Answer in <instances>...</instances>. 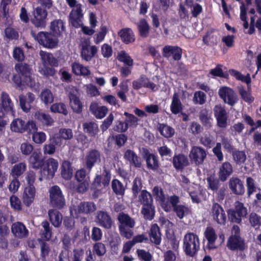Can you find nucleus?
Masks as SVG:
<instances>
[{
    "label": "nucleus",
    "mask_w": 261,
    "mask_h": 261,
    "mask_svg": "<svg viewBox=\"0 0 261 261\" xmlns=\"http://www.w3.org/2000/svg\"><path fill=\"white\" fill-rule=\"evenodd\" d=\"M98 51V48L95 45H90L88 41H84L82 43L81 49V58L86 62L90 61Z\"/></svg>",
    "instance_id": "16"
},
{
    "label": "nucleus",
    "mask_w": 261,
    "mask_h": 261,
    "mask_svg": "<svg viewBox=\"0 0 261 261\" xmlns=\"http://www.w3.org/2000/svg\"><path fill=\"white\" fill-rule=\"evenodd\" d=\"M218 94L224 102L230 106H233L238 100V96L234 91L228 87L219 89Z\"/></svg>",
    "instance_id": "15"
},
{
    "label": "nucleus",
    "mask_w": 261,
    "mask_h": 261,
    "mask_svg": "<svg viewBox=\"0 0 261 261\" xmlns=\"http://www.w3.org/2000/svg\"><path fill=\"white\" fill-rule=\"evenodd\" d=\"M211 214L213 218L218 224L225 225L226 221V215L223 207L218 203L213 204Z\"/></svg>",
    "instance_id": "18"
},
{
    "label": "nucleus",
    "mask_w": 261,
    "mask_h": 261,
    "mask_svg": "<svg viewBox=\"0 0 261 261\" xmlns=\"http://www.w3.org/2000/svg\"><path fill=\"white\" fill-rule=\"evenodd\" d=\"M142 156L146 161V167L148 169L156 171L159 168L160 163L156 155L150 153L148 149L143 148Z\"/></svg>",
    "instance_id": "17"
},
{
    "label": "nucleus",
    "mask_w": 261,
    "mask_h": 261,
    "mask_svg": "<svg viewBox=\"0 0 261 261\" xmlns=\"http://www.w3.org/2000/svg\"><path fill=\"white\" fill-rule=\"evenodd\" d=\"M54 138L60 139V142L62 143V140H69L72 138V131L70 128H61L59 134L53 136Z\"/></svg>",
    "instance_id": "61"
},
{
    "label": "nucleus",
    "mask_w": 261,
    "mask_h": 261,
    "mask_svg": "<svg viewBox=\"0 0 261 261\" xmlns=\"http://www.w3.org/2000/svg\"><path fill=\"white\" fill-rule=\"evenodd\" d=\"M89 110L91 113L98 119L105 117L108 112V109L106 106H99L96 102L91 103Z\"/></svg>",
    "instance_id": "38"
},
{
    "label": "nucleus",
    "mask_w": 261,
    "mask_h": 261,
    "mask_svg": "<svg viewBox=\"0 0 261 261\" xmlns=\"http://www.w3.org/2000/svg\"><path fill=\"white\" fill-rule=\"evenodd\" d=\"M96 209L95 203L93 202H81L77 206V211L79 214H90Z\"/></svg>",
    "instance_id": "47"
},
{
    "label": "nucleus",
    "mask_w": 261,
    "mask_h": 261,
    "mask_svg": "<svg viewBox=\"0 0 261 261\" xmlns=\"http://www.w3.org/2000/svg\"><path fill=\"white\" fill-rule=\"evenodd\" d=\"M249 222L252 227L259 228L261 226V217L255 213H251L249 215Z\"/></svg>",
    "instance_id": "64"
},
{
    "label": "nucleus",
    "mask_w": 261,
    "mask_h": 261,
    "mask_svg": "<svg viewBox=\"0 0 261 261\" xmlns=\"http://www.w3.org/2000/svg\"><path fill=\"white\" fill-rule=\"evenodd\" d=\"M112 188L113 192L117 195H123L125 189L123 184L119 180L114 179L112 181Z\"/></svg>",
    "instance_id": "62"
},
{
    "label": "nucleus",
    "mask_w": 261,
    "mask_h": 261,
    "mask_svg": "<svg viewBox=\"0 0 261 261\" xmlns=\"http://www.w3.org/2000/svg\"><path fill=\"white\" fill-rule=\"evenodd\" d=\"M50 29L55 37L59 38L65 31V22L61 19H55L51 22Z\"/></svg>",
    "instance_id": "37"
},
{
    "label": "nucleus",
    "mask_w": 261,
    "mask_h": 261,
    "mask_svg": "<svg viewBox=\"0 0 261 261\" xmlns=\"http://www.w3.org/2000/svg\"><path fill=\"white\" fill-rule=\"evenodd\" d=\"M123 158L131 166L139 168L142 166L141 158L133 150L126 149L124 153Z\"/></svg>",
    "instance_id": "26"
},
{
    "label": "nucleus",
    "mask_w": 261,
    "mask_h": 261,
    "mask_svg": "<svg viewBox=\"0 0 261 261\" xmlns=\"http://www.w3.org/2000/svg\"><path fill=\"white\" fill-rule=\"evenodd\" d=\"M229 188L231 192L236 195H243L245 193L243 182L237 177H231L228 182Z\"/></svg>",
    "instance_id": "27"
},
{
    "label": "nucleus",
    "mask_w": 261,
    "mask_h": 261,
    "mask_svg": "<svg viewBox=\"0 0 261 261\" xmlns=\"http://www.w3.org/2000/svg\"><path fill=\"white\" fill-rule=\"evenodd\" d=\"M118 35L120 38L121 41L125 44L133 43L136 40L135 33L130 28L121 29L118 31Z\"/></svg>",
    "instance_id": "30"
},
{
    "label": "nucleus",
    "mask_w": 261,
    "mask_h": 261,
    "mask_svg": "<svg viewBox=\"0 0 261 261\" xmlns=\"http://www.w3.org/2000/svg\"><path fill=\"white\" fill-rule=\"evenodd\" d=\"M35 117L43 125L51 126L54 122V119L48 114L40 111L35 114Z\"/></svg>",
    "instance_id": "50"
},
{
    "label": "nucleus",
    "mask_w": 261,
    "mask_h": 261,
    "mask_svg": "<svg viewBox=\"0 0 261 261\" xmlns=\"http://www.w3.org/2000/svg\"><path fill=\"white\" fill-rule=\"evenodd\" d=\"M137 29L139 36L142 38H147L149 34L150 26L144 18L141 19L137 24Z\"/></svg>",
    "instance_id": "49"
},
{
    "label": "nucleus",
    "mask_w": 261,
    "mask_h": 261,
    "mask_svg": "<svg viewBox=\"0 0 261 261\" xmlns=\"http://www.w3.org/2000/svg\"><path fill=\"white\" fill-rule=\"evenodd\" d=\"M36 194L35 188L26 187L22 195V201L24 204L29 207L33 202Z\"/></svg>",
    "instance_id": "43"
},
{
    "label": "nucleus",
    "mask_w": 261,
    "mask_h": 261,
    "mask_svg": "<svg viewBox=\"0 0 261 261\" xmlns=\"http://www.w3.org/2000/svg\"><path fill=\"white\" fill-rule=\"evenodd\" d=\"M232 173L231 164L228 162H225L220 167L218 175L220 181L224 182Z\"/></svg>",
    "instance_id": "33"
},
{
    "label": "nucleus",
    "mask_w": 261,
    "mask_h": 261,
    "mask_svg": "<svg viewBox=\"0 0 261 261\" xmlns=\"http://www.w3.org/2000/svg\"><path fill=\"white\" fill-rule=\"evenodd\" d=\"M83 129L90 136H94L98 131V125L94 122H87L83 123Z\"/></svg>",
    "instance_id": "54"
},
{
    "label": "nucleus",
    "mask_w": 261,
    "mask_h": 261,
    "mask_svg": "<svg viewBox=\"0 0 261 261\" xmlns=\"http://www.w3.org/2000/svg\"><path fill=\"white\" fill-rule=\"evenodd\" d=\"M171 162L175 170L179 171H182L190 165L188 156L182 153L175 154L172 157Z\"/></svg>",
    "instance_id": "21"
},
{
    "label": "nucleus",
    "mask_w": 261,
    "mask_h": 261,
    "mask_svg": "<svg viewBox=\"0 0 261 261\" xmlns=\"http://www.w3.org/2000/svg\"><path fill=\"white\" fill-rule=\"evenodd\" d=\"M229 210H233L237 214L238 216L241 217L242 218L245 217L247 214V208L243 203L239 201L235 202L233 208H230Z\"/></svg>",
    "instance_id": "60"
},
{
    "label": "nucleus",
    "mask_w": 261,
    "mask_h": 261,
    "mask_svg": "<svg viewBox=\"0 0 261 261\" xmlns=\"http://www.w3.org/2000/svg\"><path fill=\"white\" fill-rule=\"evenodd\" d=\"M229 74L233 76L237 80L240 81L247 84V89L250 90L251 89V79L249 73H247L246 75H244L240 71L233 69L229 70Z\"/></svg>",
    "instance_id": "44"
},
{
    "label": "nucleus",
    "mask_w": 261,
    "mask_h": 261,
    "mask_svg": "<svg viewBox=\"0 0 261 261\" xmlns=\"http://www.w3.org/2000/svg\"><path fill=\"white\" fill-rule=\"evenodd\" d=\"M27 169V165L24 162H20L13 166L10 175L12 177L18 178L23 174Z\"/></svg>",
    "instance_id": "53"
},
{
    "label": "nucleus",
    "mask_w": 261,
    "mask_h": 261,
    "mask_svg": "<svg viewBox=\"0 0 261 261\" xmlns=\"http://www.w3.org/2000/svg\"><path fill=\"white\" fill-rule=\"evenodd\" d=\"M11 130L15 133H27L30 135L38 130V127L33 120H29L27 122L20 118L13 119L10 124Z\"/></svg>",
    "instance_id": "6"
},
{
    "label": "nucleus",
    "mask_w": 261,
    "mask_h": 261,
    "mask_svg": "<svg viewBox=\"0 0 261 261\" xmlns=\"http://www.w3.org/2000/svg\"><path fill=\"white\" fill-rule=\"evenodd\" d=\"M111 179V173L110 170L105 168L102 175L96 174L90 185V189L94 191V194L100 191L102 188L108 186Z\"/></svg>",
    "instance_id": "9"
},
{
    "label": "nucleus",
    "mask_w": 261,
    "mask_h": 261,
    "mask_svg": "<svg viewBox=\"0 0 261 261\" xmlns=\"http://www.w3.org/2000/svg\"><path fill=\"white\" fill-rule=\"evenodd\" d=\"M121 244V239L119 236L113 237L110 241L109 244L112 254L117 255L118 253L119 246Z\"/></svg>",
    "instance_id": "63"
},
{
    "label": "nucleus",
    "mask_w": 261,
    "mask_h": 261,
    "mask_svg": "<svg viewBox=\"0 0 261 261\" xmlns=\"http://www.w3.org/2000/svg\"><path fill=\"white\" fill-rule=\"evenodd\" d=\"M49 202L51 207L56 210H61L65 205L66 202L61 188L57 185L49 189Z\"/></svg>",
    "instance_id": "8"
},
{
    "label": "nucleus",
    "mask_w": 261,
    "mask_h": 261,
    "mask_svg": "<svg viewBox=\"0 0 261 261\" xmlns=\"http://www.w3.org/2000/svg\"><path fill=\"white\" fill-rule=\"evenodd\" d=\"M204 235L207 241V248L210 249H216V246L215 243L217 239V235L215 229L212 227H207L204 231Z\"/></svg>",
    "instance_id": "34"
},
{
    "label": "nucleus",
    "mask_w": 261,
    "mask_h": 261,
    "mask_svg": "<svg viewBox=\"0 0 261 261\" xmlns=\"http://www.w3.org/2000/svg\"><path fill=\"white\" fill-rule=\"evenodd\" d=\"M161 232L160 228L156 223H154L151 225L149 237L151 243L156 245H159L162 241Z\"/></svg>",
    "instance_id": "36"
},
{
    "label": "nucleus",
    "mask_w": 261,
    "mask_h": 261,
    "mask_svg": "<svg viewBox=\"0 0 261 261\" xmlns=\"http://www.w3.org/2000/svg\"><path fill=\"white\" fill-rule=\"evenodd\" d=\"M50 110L54 113L62 114L64 115H67L68 111L66 105L62 102H57L51 105Z\"/></svg>",
    "instance_id": "59"
},
{
    "label": "nucleus",
    "mask_w": 261,
    "mask_h": 261,
    "mask_svg": "<svg viewBox=\"0 0 261 261\" xmlns=\"http://www.w3.org/2000/svg\"><path fill=\"white\" fill-rule=\"evenodd\" d=\"M138 196L139 201L142 205L141 214L145 219L151 220L155 215V206L153 205V200L151 193L146 190L141 191Z\"/></svg>",
    "instance_id": "1"
},
{
    "label": "nucleus",
    "mask_w": 261,
    "mask_h": 261,
    "mask_svg": "<svg viewBox=\"0 0 261 261\" xmlns=\"http://www.w3.org/2000/svg\"><path fill=\"white\" fill-rule=\"evenodd\" d=\"M35 95L31 92L27 93L26 96L20 95L19 96L20 106L24 112H28L31 108V104L34 101Z\"/></svg>",
    "instance_id": "31"
},
{
    "label": "nucleus",
    "mask_w": 261,
    "mask_h": 261,
    "mask_svg": "<svg viewBox=\"0 0 261 261\" xmlns=\"http://www.w3.org/2000/svg\"><path fill=\"white\" fill-rule=\"evenodd\" d=\"M152 193L154 196L158 197V200L160 201V205L163 210L167 213L171 212V206H170L168 200V197L166 200L165 195L163 189L159 188L158 186H155L153 188Z\"/></svg>",
    "instance_id": "24"
},
{
    "label": "nucleus",
    "mask_w": 261,
    "mask_h": 261,
    "mask_svg": "<svg viewBox=\"0 0 261 261\" xmlns=\"http://www.w3.org/2000/svg\"><path fill=\"white\" fill-rule=\"evenodd\" d=\"M47 12L46 9L41 7H37L35 10L34 17L31 21L34 26L38 28H44L46 25Z\"/></svg>",
    "instance_id": "14"
},
{
    "label": "nucleus",
    "mask_w": 261,
    "mask_h": 261,
    "mask_svg": "<svg viewBox=\"0 0 261 261\" xmlns=\"http://www.w3.org/2000/svg\"><path fill=\"white\" fill-rule=\"evenodd\" d=\"M73 170L71 163L68 160H64L61 166V175L65 180H70L73 176Z\"/></svg>",
    "instance_id": "42"
},
{
    "label": "nucleus",
    "mask_w": 261,
    "mask_h": 261,
    "mask_svg": "<svg viewBox=\"0 0 261 261\" xmlns=\"http://www.w3.org/2000/svg\"><path fill=\"white\" fill-rule=\"evenodd\" d=\"M41 101L45 105L51 103L54 100V96L51 91L48 89L42 91L40 95Z\"/></svg>",
    "instance_id": "58"
},
{
    "label": "nucleus",
    "mask_w": 261,
    "mask_h": 261,
    "mask_svg": "<svg viewBox=\"0 0 261 261\" xmlns=\"http://www.w3.org/2000/svg\"><path fill=\"white\" fill-rule=\"evenodd\" d=\"M162 54L165 58H168L172 56L175 61H179L181 58L182 51L178 46L166 45L163 48Z\"/></svg>",
    "instance_id": "25"
},
{
    "label": "nucleus",
    "mask_w": 261,
    "mask_h": 261,
    "mask_svg": "<svg viewBox=\"0 0 261 261\" xmlns=\"http://www.w3.org/2000/svg\"><path fill=\"white\" fill-rule=\"evenodd\" d=\"M231 232L227 239L226 246L231 251H243L246 248V246L244 239L241 237L239 226L234 225L231 228Z\"/></svg>",
    "instance_id": "3"
},
{
    "label": "nucleus",
    "mask_w": 261,
    "mask_h": 261,
    "mask_svg": "<svg viewBox=\"0 0 261 261\" xmlns=\"http://www.w3.org/2000/svg\"><path fill=\"white\" fill-rule=\"evenodd\" d=\"M1 100L2 107L4 110L9 115L15 117V110L14 107V104L9 96V94L6 92H3L1 94Z\"/></svg>",
    "instance_id": "28"
},
{
    "label": "nucleus",
    "mask_w": 261,
    "mask_h": 261,
    "mask_svg": "<svg viewBox=\"0 0 261 261\" xmlns=\"http://www.w3.org/2000/svg\"><path fill=\"white\" fill-rule=\"evenodd\" d=\"M168 200L171 206V211H173L179 219H183L190 213L191 211L188 206L179 204L180 198L178 196L176 195L168 196Z\"/></svg>",
    "instance_id": "10"
},
{
    "label": "nucleus",
    "mask_w": 261,
    "mask_h": 261,
    "mask_svg": "<svg viewBox=\"0 0 261 261\" xmlns=\"http://www.w3.org/2000/svg\"><path fill=\"white\" fill-rule=\"evenodd\" d=\"M12 0H2L0 4V12L2 13V19L4 20L6 25H10L12 22L9 15V5Z\"/></svg>",
    "instance_id": "35"
},
{
    "label": "nucleus",
    "mask_w": 261,
    "mask_h": 261,
    "mask_svg": "<svg viewBox=\"0 0 261 261\" xmlns=\"http://www.w3.org/2000/svg\"><path fill=\"white\" fill-rule=\"evenodd\" d=\"M215 30L212 28L208 30L202 37L203 43L206 45H216L219 41V38L215 33Z\"/></svg>",
    "instance_id": "40"
},
{
    "label": "nucleus",
    "mask_w": 261,
    "mask_h": 261,
    "mask_svg": "<svg viewBox=\"0 0 261 261\" xmlns=\"http://www.w3.org/2000/svg\"><path fill=\"white\" fill-rule=\"evenodd\" d=\"M229 74L233 76L237 80L240 81L247 84V89L250 90L251 89V79L249 73H247L246 75H244L240 71L233 69L229 70Z\"/></svg>",
    "instance_id": "45"
},
{
    "label": "nucleus",
    "mask_w": 261,
    "mask_h": 261,
    "mask_svg": "<svg viewBox=\"0 0 261 261\" xmlns=\"http://www.w3.org/2000/svg\"><path fill=\"white\" fill-rule=\"evenodd\" d=\"M183 249L187 255L193 257L200 249L198 236L193 232L187 233L184 238Z\"/></svg>",
    "instance_id": "4"
},
{
    "label": "nucleus",
    "mask_w": 261,
    "mask_h": 261,
    "mask_svg": "<svg viewBox=\"0 0 261 261\" xmlns=\"http://www.w3.org/2000/svg\"><path fill=\"white\" fill-rule=\"evenodd\" d=\"M62 143L58 138H50L47 143L44 145L43 147V153L45 155H53L56 151V146H60Z\"/></svg>",
    "instance_id": "32"
},
{
    "label": "nucleus",
    "mask_w": 261,
    "mask_h": 261,
    "mask_svg": "<svg viewBox=\"0 0 261 261\" xmlns=\"http://www.w3.org/2000/svg\"><path fill=\"white\" fill-rule=\"evenodd\" d=\"M45 160L40 151L35 150L30 156L28 162L31 168L35 170L40 169V170Z\"/></svg>",
    "instance_id": "23"
},
{
    "label": "nucleus",
    "mask_w": 261,
    "mask_h": 261,
    "mask_svg": "<svg viewBox=\"0 0 261 261\" xmlns=\"http://www.w3.org/2000/svg\"><path fill=\"white\" fill-rule=\"evenodd\" d=\"M70 103L73 112L79 114L81 113L83 109L82 103L79 98L75 94L70 93L69 94Z\"/></svg>",
    "instance_id": "51"
},
{
    "label": "nucleus",
    "mask_w": 261,
    "mask_h": 261,
    "mask_svg": "<svg viewBox=\"0 0 261 261\" xmlns=\"http://www.w3.org/2000/svg\"><path fill=\"white\" fill-rule=\"evenodd\" d=\"M214 113L217 120L218 126L221 128L226 127L227 115L225 108L221 105H216L214 108Z\"/></svg>",
    "instance_id": "22"
},
{
    "label": "nucleus",
    "mask_w": 261,
    "mask_h": 261,
    "mask_svg": "<svg viewBox=\"0 0 261 261\" xmlns=\"http://www.w3.org/2000/svg\"><path fill=\"white\" fill-rule=\"evenodd\" d=\"M39 55L42 62L43 66L50 65V66H58V61L54 57L51 53L40 50Z\"/></svg>",
    "instance_id": "39"
},
{
    "label": "nucleus",
    "mask_w": 261,
    "mask_h": 261,
    "mask_svg": "<svg viewBox=\"0 0 261 261\" xmlns=\"http://www.w3.org/2000/svg\"><path fill=\"white\" fill-rule=\"evenodd\" d=\"M206 151L201 147L193 146L190 151L189 157L192 164L196 166L202 165L206 158Z\"/></svg>",
    "instance_id": "13"
},
{
    "label": "nucleus",
    "mask_w": 261,
    "mask_h": 261,
    "mask_svg": "<svg viewBox=\"0 0 261 261\" xmlns=\"http://www.w3.org/2000/svg\"><path fill=\"white\" fill-rule=\"evenodd\" d=\"M59 167V162L53 158L46 159L40 170V177L39 179L41 181L43 178L52 179L55 175Z\"/></svg>",
    "instance_id": "7"
},
{
    "label": "nucleus",
    "mask_w": 261,
    "mask_h": 261,
    "mask_svg": "<svg viewBox=\"0 0 261 261\" xmlns=\"http://www.w3.org/2000/svg\"><path fill=\"white\" fill-rule=\"evenodd\" d=\"M117 220L119 222L118 229L120 234L126 239H130L134 234L132 229L136 224L135 220L128 214L123 212H120L118 215Z\"/></svg>",
    "instance_id": "2"
},
{
    "label": "nucleus",
    "mask_w": 261,
    "mask_h": 261,
    "mask_svg": "<svg viewBox=\"0 0 261 261\" xmlns=\"http://www.w3.org/2000/svg\"><path fill=\"white\" fill-rule=\"evenodd\" d=\"M72 72L76 75L89 76L91 71L88 67L84 66L79 62H74L71 64Z\"/></svg>",
    "instance_id": "46"
},
{
    "label": "nucleus",
    "mask_w": 261,
    "mask_h": 261,
    "mask_svg": "<svg viewBox=\"0 0 261 261\" xmlns=\"http://www.w3.org/2000/svg\"><path fill=\"white\" fill-rule=\"evenodd\" d=\"M57 210L53 209L48 211L49 220L55 227H58L61 225L62 220V214Z\"/></svg>",
    "instance_id": "52"
},
{
    "label": "nucleus",
    "mask_w": 261,
    "mask_h": 261,
    "mask_svg": "<svg viewBox=\"0 0 261 261\" xmlns=\"http://www.w3.org/2000/svg\"><path fill=\"white\" fill-rule=\"evenodd\" d=\"M117 59L120 62L123 63L125 65L133 66L134 65L133 59L125 50L118 52Z\"/></svg>",
    "instance_id": "55"
},
{
    "label": "nucleus",
    "mask_w": 261,
    "mask_h": 261,
    "mask_svg": "<svg viewBox=\"0 0 261 261\" xmlns=\"http://www.w3.org/2000/svg\"><path fill=\"white\" fill-rule=\"evenodd\" d=\"M15 69L23 77L25 83L30 81L32 69L30 65L25 63H17L15 65Z\"/></svg>",
    "instance_id": "29"
},
{
    "label": "nucleus",
    "mask_w": 261,
    "mask_h": 261,
    "mask_svg": "<svg viewBox=\"0 0 261 261\" xmlns=\"http://www.w3.org/2000/svg\"><path fill=\"white\" fill-rule=\"evenodd\" d=\"M96 222L100 226L106 229H111L113 220L110 214L106 211H98L96 216Z\"/></svg>",
    "instance_id": "20"
},
{
    "label": "nucleus",
    "mask_w": 261,
    "mask_h": 261,
    "mask_svg": "<svg viewBox=\"0 0 261 261\" xmlns=\"http://www.w3.org/2000/svg\"><path fill=\"white\" fill-rule=\"evenodd\" d=\"M183 106L177 93H174L172 98L170 110L172 114L177 115L182 111Z\"/></svg>",
    "instance_id": "48"
},
{
    "label": "nucleus",
    "mask_w": 261,
    "mask_h": 261,
    "mask_svg": "<svg viewBox=\"0 0 261 261\" xmlns=\"http://www.w3.org/2000/svg\"><path fill=\"white\" fill-rule=\"evenodd\" d=\"M238 90L244 101L250 103L254 101V98L250 93L251 90L246 91L243 86H240L238 87Z\"/></svg>",
    "instance_id": "57"
},
{
    "label": "nucleus",
    "mask_w": 261,
    "mask_h": 261,
    "mask_svg": "<svg viewBox=\"0 0 261 261\" xmlns=\"http://www.w3.org/2000/svg\"><path fill=\"white\" fill-rule=\"evenodd\" d=\"M12 232L17 238H23L28 235V230L25 225L21 222H17L12 224Z\"/></svg>",
    "instance_id": "41"
},
{
    "label": "nucleus",
    "mask_w": 261,
    "mask_h": 261,
    "mask_svg": "<svg viewBox=\"0 0 261 261\" xmlns=\"http://www.w3.org/2000/svg\"><path fill=\"white\" fill-rule=\"evenodd\" d=\"M101 153L97 149H91L86 154L83 160V164L90 172L92 168L101 162Z\"/></svg>",
    "instance_id": "11"
},
{
    "label": "nucleus",
    "mask_w": 261,
    "mask_h": 261,
    "mask_svg": "<svg viewBox=\"0 0 261 261\" xmlns=\"http://www.w3.org/2000/svg\"><path fill=\"white\" fill-rule=\"evenodd\" d=\"M87 169L82 168L76 171L75 178L79 182L76 188V191L80 193L86 192L90 185V176L87 173Z\"/></svg>",
    "instance_id": "12"
},
{
    "label": "nucleus",
    "mask_w": 261,
    "mask_h": 261,
    "mask_svg": "<svg viewBox=\"0 0 261 261\" xmlns=\"http://www.w3.org/2000/svg\"><path fill=\"white\" fill-rule=\"evenodd\" d=\"M159 130L160 134L166 138L172 137L175 133L174 129L167 124H159Z\"/></svg>",
    "instance_id": "56"
},
{
    "label": "nucleus",
    "mask_w": 261,
    "mask_h": 261,
    "mask_svg": "<svg viewBox=\"0 0 261 261\" xmlns=\"http://www.w3.org/2000/svg\"><path fill=\"white\" fill-rule=\"evenodd\" d=\"M83 17L82 5L77 4L76 8L72 9L69 15V21L71 24L75 28H80L82 24V19Z\"/></svg>",
    "instance_id": "19"
},
{
    "label": "nucleus",
    "mask_w": 261,
    "mask_h": 261,
    "mask_svg": "<svg viewBox=\"0 0 261 261\" xmlns=\"http://www.w3.org/2000/svg\"><path fill=\"white\" fill-rule=\"evenodd\" d=\"M31 36L43 46L48 48H54L57 46L59 40L52 33L47 32H40L36 34L31 31Z\"/></svg>",
    "instance_id": "5"
}]
</instances>
